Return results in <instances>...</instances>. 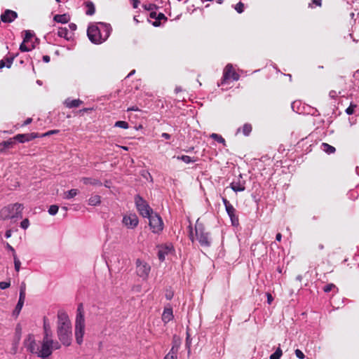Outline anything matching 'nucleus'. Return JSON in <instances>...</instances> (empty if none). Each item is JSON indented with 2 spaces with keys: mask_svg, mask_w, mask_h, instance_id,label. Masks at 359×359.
Returning <instances> with one entry per match:
<instances>
[{
  "mask_svg": "<svg viewBox=\"0 0 359 359\" xmlns=\"http://www.w3.org/2000/svg\"><path fill=\"white\" fill-rule=\"evenodd\" d=\"M123 224L128 229H135L138 223V217L135 214H130L123 217Z\"/></svg>",
  "mask_w": 359,
  "mask_h": 359,
  "instance_id": "nucleus-12",
  "label": "nucleus"
},
{
  "mask_svg": "<svg viewBox=\"0 0 359 359\" xmlns=\"http://www.w3.org/2000/svg\"><path fill=\"white\" fill-rule=\"evenodd\" d=\"M162 20H164L165 21H166L167 18L162 13H157V16H156V21H158L157 22H160V21Z\"/></svg>",
  "mask_w": 359,
  "mask_h": 359,
  "instance_id": "nucleus-50",
  "label": "nucleus"
},
{
  "mask_svg": "<svg viewBox=\"0 0 359 359\" xmlns=\"http://www.w3.org/2000/svg\"><path fill=\"white\" fill-rule=\"evenodd\" d=\"M81 316H82V318H84V314H83V306L82 304H80L79 306H78V309H77V313H76V319H79V317Z\"/></svg>",
  "mask_w": 359,
  "mask_h": 359,
  "instance_id": "nucleus-42",
  "label": "nucleus"
},
{
  "mask_svg": "<svg viewBox=\"0 0 359 359\" xmlns=\"http://www.w3.org/2000/svg\"><path fill=\"white\" fill-rule=\"evenodd\" d=\"M69 28L71 29L69 32H72V33L76 29V24H69Z\"/></svg>",
  "mask_w": 359,
  "mask_h": 359,
  "instance_id": "nucleus-64",
  "label": "nucleus"
},
{
  "mask_svg": "<svg viewBox=\"0 0 359 359\" xmlns=\"http://www.w3.org/2000/svg\"><path fill=\"white\" fill-rule=\"evenodd\" d=\"M321 149L328 154H334L336 151V149L333 146L327 143H323L321 144Z\"/></svg>",
  "mask_w": 359,
  "mask_h": 359,
  "instance_id": "nucleus-27",
  "label": "nucleus"
},
{
  "mask_svg": "<svg viewBox=\"0 0 359 359\" xmlns=\"http://www.w3.org/2000/svg\"><path fill=\"white\" fill-rule=\"evenodd\" d=\"M156 16H157V13L156 11H151L150 13H149V17L152 19H155L156 20Z\"/></svg>",
  "mask_w": 359,
  "mask_h": 359,
  "instance_id": "nucleus-57",
  "label": "nucleus"
},
{
  "mask_svg": "<svg viewBox=\"0 0 359 359\" xmlns=\"http://www.w3.org/2000/svg\"><path fill=\"white\" fill-rule=\"evenodd\" d=\"M230 79H232L233 81H238L239 79V75L236 72L232 65L228 64L225 67L223 72L222 83H224Z\"/></svg>",
  "mask_w": 359,
  "mask_h": 359,
  "instance_id": "nucleus-11",
  "label": "nucleus"
},
{
  "mask_svg": "<svg viewBox=\"0 0 359 359\" xmlns=\"http://www.w3.org/2000/svg\"><path fill=\"white\" fill-rule=\"evenodd\" d=\"M58 133H59L58 130H49V131H48V132H46L45 133L40 134V137L50 136V135H53V134H57Z\"/></svg>",
  "mask_w": 359,
  "mask_h": 359,
  "instance_id": "nucleus-44",
  "label": "nucleus"
},
{
  "mask_svg": "<svg viewBox=\"0 0 359 359\" xmlns=\"http://www.w3.org/2000/svg\"><path fill=\"white\" fill-rule=\"evenodd\" d=\"M24 39L23 42L27 43L31 40V39L34 36V33L31 30H26L24 32Z\"/></svg>",
  "mask_w": 359,
  "mask_h": 359,
  "instance_id": "nucleus-33",
  "label": "nucleus"
},
{
  "mask_svg": "<svg viewBox=\"0 0 359 359\" xmlns=\"http://www.w3.org/2000/svg\"><path fill=\"white\" fill-rule=\"evenodd\" d=\"M25 43L22 42L20 46V50L22 51V52H28L29 50H31V48L27 47L25 44Z\"/></svg>",
  "mask_w": 359,
  "mask_h": 359,
  "instance_id": "nucleus-48",
  "label": "nucleus"
},
{
  "mask_svg": "<svg viewBox=\"0 0 359 359\" xmlns=\"http://www.w3.org/2000/svg\"><path fill=\"white\" fill-rule=\"evenodd\" d=\"M165 252L164 251H163L162 250H158V257L161 262H163L165 260Z\"/></svg>",
  "mask_w": 359,
  "mask_h": 359,
  "instance_id": "nucleus-51",
  "label": "nucleus"
},
{
  "mask_svg": "<svg viewBox=\"0 0 359 359\" xmlns=\"http://www.w3.org/2000/svg\"><path fill=\"white\" fill-rule=\"evenodd\" d=\"M32 118H27L25 121L24 123L22 124V126H25L29 125V123H32Z\"/></svg>",
  "mask_w": 359,
  "mask_h": 359,
  "instance_id": "nucleus-58",
  "label": "nucleus"
},
{
  "mask_svg": "<svg viewBox=\"0 0 359 359\" xmlns=\"http://www.w3.org/2000/svg\"><path fill=\"white\" fill-rule=\"evenodd\" d=\"M151 266L145 262L137 259L136 261V273L143 280H146L149 274Z\"/></svg>",
  "mask_w": 359,
  "mask_h": 359,
  "instance_id": "nucleus-9",
  "label": "nucleus"
},
{
  "mask_svg": "<svg viewBox=\"0 0 359 359\" xmlns=\"http://www.w3.org/2000/svg\"><path fill=\"white\" fill-rule=\"evenodd\" d=\"M252 129V125L250 123H245L241 128H238V132L241 130L243 133L244 135L248 136L250 135Z\"/></svg>",
  "mask_w": 359,
  "mask_h": 359,
  "instance_id": "nucleus-26",
  "label": "nucleus"
},
{
  "mask_svg": "<svg viewBox=\"0 0 359 359\" xmlns=\"http://www.w3.org/2000/svg\"><path fill=\"white\" fill-rule=\"evenodd\" d=\"M355 107H356V104L351 103L350 104V106L346 109V114L348 115L353 114Z\"/></svg>",
  "mask_w": 359,
  "mask_h": 359,
  "instance_id": "nucleus-43",
  "label": "nucleus"
},
{
  "mask_svg": "<svg viewBox=\"0 0 359 359\" xmlns=\"http://www.w3.org/2000/svg\"><path fill=\"white\" fill-rule=\"evenodd\" d=\"M17 17L18 13L15 11L7 9L1 15V20L2 22H12Z\"/></svg>",
  "mask_w": 359,
  "mask_h": 359,
  "instance_id": "nucleus-15",
  "label": "nucleus"
},
{
  "mask_svg": "<svg viewBox=\"0 0 359 359\" xmlns=\"http://www.w3.org/2000/svg\"><path fill=\"white\" fill-rule=\"evenodd\" d=\"M50 60V57L48 55H43V61L46 63L49 62Z\"/></svg>",
  "mask_w": 359,
  "mask_h": 359,
  "instance_id": "nucleus-62",
  "label": "nucleus"
},
{
  "mask_svg": "<svg viewBox=\"0 0 359 359\" xmlns=\"http://www.w3.org/2000/svg\"><path fill=\"white\" fill-rule=\"evenodd\" d=\"M71 18L69 14L55 15L53 18L55 22H69Z\"/></svg>",
  "mask_w": 359,
  "mask_h": 359,
  "instance_id": "nucleus-24",
  "label": "nucleus"
},
{
  "mask_svg": "<svg viewBox=\"0 0 359 359\" xmlns=\"http://www.w3.org/2000/svg\"><path fill=\"white\" fill-rule=\"evenodd\" d=\"M24 344L27 351L37 355V353L40 346V341L37 342L35 340L34 336L33 334H28L27 339L24 341Z\"/></svg>",
  "mask_w": 359,
  "mask_h": 359,
  "instance_id": "nucleus-10",
  "label": "nucleus"
},
{
  "mask_svg": "<svg viewBox=\"0 0 359 359\" xmlns=\"http://www.w3.org/2000/svg\"><path fill=\"white\" fill-rule=\"evenodd\" d=\"M6 248L12 252L13 257H14V255H16L15 249L8 243H6Z\"/></svg>",
  "mask_w": 359,
  "mask_h": 359,
  "instance_id": "nucleus-53",
  "label": "nucleus"
},
{
  "mask_svg": "<svg viewBox=\"0 0 359 359\" xmlns=\"http://www.w3.org/2000/svg\"><path fill=\"white\" fill-rule=\"evenodd\" d=\"M43 338H52L50 326L46 317L43 318Z\"/></svg>",
  "mask_w": 359,
  "mask_h": 359,
  "instance_id": "nucleus-20",
  "label": "nucleus"
},
{
  "mask_svg": "<svg viewBox=\"0 0 359 359\" xmlns=\"http://www.w3.org/2000/svg\"><path fill=\"white\" fill-rule=\"evenodd\" d=\"M230 187L235 192L243 191L245 189V181L243 180L241 175H240L233 180Z\"/></svg>",
  "mask_w": 359,
  "mask_h": 359,
  "instance_id": "nucleus-14",
  "label": "nucleus"
},
{
  "mask_svg": "<svg viewBox=\"0 0 359 359\" xmlns=\"http://www.w3.org/2000/svg\"><path fill=\"white\" fill-rule=\"evenodd\" d=\"M177 159H180L184 162L185 163H194L197 161V158H192L187 155H182L181 156H177Z\"/></svg>",
  "mask_w": 359,
  "mask_h": 359,
  "instance_id": "nucleus-30",
  "label": "nucleus"
},
{
  "mask_svg": "<svg viewBox=\"0 0 359 359\" xmlns=\"http://www.w3.org/2000/svg\"><path fill=\"white\" fill-rule=\"evenodd\" d=\"M329 95H330V97H332V98H334L335 97H337V92H336V91H334V90H331V91L330 92V93H329Z\"/></svg>",
  "mask_w": 359,
  "mask_h": 359,
  "instance_id": "nucleus-60",
  "label": "nucleus"
},
{
  "mask_svg": "<svg viewBox=\"0 0 359 359\" xmlns=\"http://www.w3.org/2000/svg\"><path fill=\"white\" fill-rule=\"evenodd\" d=\"M37 137H40V134L38 133L18 134L14 136L15 141L20 143L29 142Z\"/></svg>",
  "mask_w": 359,
  "mask_h": 359,
  "instance_id": "nucleus-13",
  "label": "nucleus"
},
{
  "mask_svg": "<svg viewBox=\"0 0 359 359\" xmlns=\"http://www.w3.org/2000/svg\"><path fill=\"white\" fill-rule=\"evenodd\" d=\"M195 231L197 239L202 247L208 248L211 245V238L201 223L196 222Z\"/></svg>",
  "mask_w": 359,
  "mask_h": 359,
  "instance_id": "nucleus-5",
  "label": "nucleus"
},
{
  "mask_svg": "<svg viewBox=\"0 0 359 359\" xmlns=\"http://www.w3.org/2000/svg\"><path fill=\"white\" fill-rule=\"evenodd\" d=\"M59 207L57 205H52L49 207L48 213L51 215H55L58 212Z\"/></svg>",
  "mask_w": 359,
  "mask_h": 359,
  "instance_id": "nucleus-38",
  "label": "nucleus"
},
{
  "mask_svg": "<svg viewBox=\"0 0 359 359\" xmlns=\"http://www.w3.org/2000/svg\"><path fill=\"white\" fill-rule=\"evenodd\" d=\"M321 1H322V0H313L312 1V4H315L317 6H321Z\"/></svg>",
  "mask_w": 359,
  "mask_h": 359,
  "instance_id": "nucleus-63",
  "label": "nucleus"
},
{
  "mask_svg": "<svg viewBox=\"0 0 359 359\" xmlns=\"http://www.w3.org/2000/svg\"><path fill=\"white\" fill-rule=\"evenodd\" d=\"M81 181L83 182V183L85 184H91L93 186H102V182L99 180L95 179V178L82 177L81 179Z\"/></svg>",
  "mask_w": 359,
  "mask_h": 359,
  "instance_id": "nucleus-23",
  "label": "nucleus"
},
{
  "mask_svg": "<svg viewBox=\"0 0 359 359\" xmlns=\"http://www.w3.org/2000/svg\"><path fill=\"white\" fill-rule=\"evenodd\" d=\"M180 347V340L173 339L172 346L170 351H172L174 352L178 353L179 348Z\"/></svg>",
  "mask_w": 359,
  "mask_h": 359,
  "instance_id": "nucleus-34",
  "label": "nucleus"
},
{
  "mask_svg": "<svg viewBox=\"0 0 359 359\" xmlns=\"http://www.w3.org/2000/svg\"><path fill=\"white\" fill-rule=\"evenodd\" d=\"M11 235H12V231L11 229L7 230L5 233V237L6 238H9L11 236Z\"/></svg>",
  "mask_w": 359,
  "mask_h": 359,
  "instance_id": "nucleus-61",
  "label": "nucleus"
},
{
  "mask_svg": "<svg viewBox=\"0 0 359 359\" xmlns=\"http://www.w3.org/2000/svg\"><path fill=\"white\" fill-rule=\"evenodd\" d=\"M235 9L238 13H241L244 11V4L241 1H239L235 6Z\"/></svg>",
  "mask_w": 359,
  "mask_h": 359,
  "instance_id": "nucleus-41",
  "label": "nucleus"
},
{
  "mask_svg": "<svg viewBox=\"0 0 359 359\" xmlns=\"http://www.w3.org/2000/svg\"><path fill=\"white\" fill-rule=\"evenodd\" d=\"M91 24L87 29L89 39L94 43H100L109 35L110 24Z\"/></svg>",
  "mask_w": 359,
  "mask_h": 359,
  "instance_id": "nucleus-2",
  "label": "nucleus"
},
{
  "mask_svg": "<svg viewBox=\"0 0 359 359\" xmlns=\"http://www.w3.org/2000/svg\"><path fill=\"white\" fill-rule=\"evenodd\" d=\"M81 104H83V101L79 99H76V100L67 99L65 101V106L69 109L79 107Z\"/></svg>",
  "mask_w": 359,
  "mask_h": 359,
  "instance_id": "nucleus-21",
  "label": "nucleus"
},
{
  "mask_svg": "<svg viewBox=\"0 0 359 359\" xmlns=\"http://www.w3.org/2000/svg\"><path fill=\"white\" fill-rule=\"evenodd\" d=\"M15 334H16L17 342H18L20 339V334H21V328L18 326L15 329Z\"/></svg>",
  "mask_w": 359,
  "mask_h": 359,
  "instance_id": "nucleus-52",
  "label": "nucleus"
},
{
  "mask_svg": "<svg viewBox=\"0 0 359 359\" xmlns=\"http://www.w3.org/2000/svg\"><path fill=\"white\" fill-rule=\"evenodd\" d=\"M114 126L121 128L123 129H127L129 128V125L126 121H118L115 123Z\"/></svg>",
  "mask_w": 359,
  "mask_h": 359,
  "instance_id": "nucleus-36",
  "label": "nucleus"
},
{
  "mask_svg": "<svg viewBox=\"0 0 359 359\" xmlns=\"http://www.w3.org/2000/svg\"><path fill=\"white\" fill-rule=\"evenodd\" d=\"M210 137L215 140V141L226 145L225 140L220 135L217 133H212L210 135Z\"/></svg>",
  "mask_w": 359,
  "mask_h": 359,
  "instance_id": "nucleus-32",
  "label": "nucleus"
},
{
  "mask_svg": "<svg viewBox=\"0 0 359 359\" xmlns=\"http://www.w3.org/2000/svg\"><path fill=\"white\" fill-rule=\"evenodd\" d=\"M164 359H177V353L170 351L164 357Z\"/></svg>",
  "mask_w": 359,
  "mask_h": 359,
  "instance_id": "nucleus-39",
  "label": "nucleus"
},
{
  "mask_svg": "<svg viewBox=\"0 0 359 359\" xmlns=\"http://www.w3.org/2000/svg\"><path fill=\"white\" fill-rule=\"evenodd\" d=\"M21 293L23 294L24 296H25V284L24 283L20 286V294Z\"/></svg>",
  "mask_w": 359,
  "mask_h": 359,
  "instance_id": "nucleus-56",
  "label": "nucleus"
},
{
  "mask_svg": "<svg viewBox=\"0 0 359 359\" xmlns=\"http://www.w3.org/2000/svg\"><path fill=\"white\" fill-rule=\"evenodd\" d=\"M79 193L78 189H72L64 193V198L65 199H71L76 196Z\"/></svg>",
  "mask_w": 359,
  "mask_h": 359,
  "instance_id": "nucleus-29",
  "label": "nucleus"
},
{
  "mask_svg": "<svg viewBox=\"0 0 359 359\" xmlns=\"http://www.w3.org/2000/svg\"><path fill=\"white\" fill-rule=\"evenodd\" d=\"M226 211L231 219V224L234 226H237L239 224V219L238 216L236 215V210L232 205L229 206V208H227Z\"/></svg>",
  "mask_w": 359,
  "mask_h": 359,
  "instance_id": "nucleus-16",
  "label": "nucleus"
},
{
  "mask_svg": "<svg viewBox=\"0 0 359 359\" xmlns=\"http://www.w3.org/2000/svg\"><path fill=\"white\" fill-rule=\"evenodd\" d=\"M14 57H6L0 60V69L4 67L10 68L13 62Z\"/></svg>",
  "mask_w": 359,
  "mask_h": 359,
  "instance_id": "nucleus-22",
  "label": "nucleus"
},
{
  "mask_svg": "<svg viewBox=\"0 0 359 359\" xmlns=\"http://www.w3.org/2000/svg\"><path fill=\"white\" fill-rule=\"evenodd\" d=\"M10 285H11L10 282H6V281L0 282V289H1V290H5V289L9 287Z\"/></svg>",
  "mask_w": 359,
  "mask_h": 359,
  "instance_id": "nucleus-49",
  "label": "nucleus"
},
{
  "mask_svg": "<svg viewBox=\"0 0 359 359\" xmlns=\"http://www.w3.org/2000/svg\"><path fill=\"white\" fill-rule=\"evenodd\" d=\"M25 299V296H24L23 294H22V293L20 294L19 300L15 306V312H17L18 313H20V311H21V309L23 306Z\"/></svg>",
  "mask_w": 359,
  "mask_h": 359,
  "instance_id": "nucleus-28",
  "label": "nucleus"
},
{
  "mask_svg": "<svg viewBox=\"0 0 359 359\" xmlns=\"http://www.w3.org/2000/svg\"><path fill=\"white\" fill-rule=\"evenodd\" d=\"M134 8H137L140 4V0H130Z\"/></svg>",
  "mask_w": 359,
  "mask_h": 359,
  "instance_id": "nucleus-55",
  "label": "nucleus"
},
{
  "mask_svg": "<svg viewBox=\"0 0 359 359\" xmlns=\"http://www.w3.org/2000/svg\"><path fill=\"white\" fill-rule=\"evenodd\" d=\"M15 141L14 137L9 138L6 141H4L0 143V152L4 153L7 148H12L15 144Z\"/></svg>",
  "mask_w": 359,
  "mask_h": 359,
  "instance_id": "nucleus-19",
  "label": "nucleus"
},
{
  "mask_svg": "<svg viewBox=\"0 0 359 359\" xmlns=\"http://www.w3.org/2000/svg\"><path fill=\"white\" fill-rule=\"evenodd\" d=\"M294 353L296 356L299 359H304L305 358L304 353L299 349H296Z\"/></svg>",
  "mask_w": 359,
  "mask_h": 359,
  "instance_id": "nucleus-47",
  "label": "nucleus"
},
{
  "mask_svg": "<svg viewBox=\"0 0 359 359\" xmlns=\"http://www.w3.org/2000/svg\"><path fill=\"white\" fill-rule=\"evenodd\" d=\"M127 111H140V109L137 106H133L131 107L128 108Z\"/></svg>",
  "mask_w": 359,
  "mask_h": 359,
  "instance_id": "nucleus-59",
  "label": "nucleus"
},
{
  "mask_svg": "<svg viewBox=\"0 0 359 359\" xmlns=\"http://www.w3.org/2000/svg\"><path fill=\"white\" fill-rule=\"evenodd\" d=\"M283 354V351L280 347H278L276 351L271 355V359H280Z\"/></svg>",
  "mask_w": 359,
  "mask_h": 359,
  "instance_id": "nucleus-35",
  "label": "nucleus"
},
{
  "mask_svg": "<svg viewBox=\"0 0 359 359\" xmlns=\"http://www.w3.org/2000/svg\"><path fill=\"white\" fill-rule=\"evenodd\" d=\"M147 217L149 219V225L151 231L154 233H160L163 229V222L160 215L153 212Z\"/></svg>",
  "mask_w": 359,
  "mask_h": 359,
  "instance_id": "nucleus-7",
  "label": "nucleus"
},
{
  "mask_svg": "<svg viewBox=\"0 0 359 359\" xmlns=\"http://www.w3.org/2000/svg\"><path fill=\"white\" fill-rule=\"evenodd\" d=\"M334 288H336L337 290H338V289L337 288L335 285H334L333 283H330L324 287L323 291L327 293V292H330L331 290H332Z\"/></svg>",
  "mask_w": 359,
  "mask_h": 359,
  "instance_id": "nucleus-40",
  "label": "nucleus"
},
{
  "mask_svg": "<svg viewBox=\"0 0 359 359\" xmlns=\"http://www.w3.org/2000/svg\"><path fill=\"white\" fill-rule=\"evenodd\" d=\"M57 35L60 37H63L66 40L69 41L72 39L74 33L69 32L67 27H58Z\"/></svg>",
  "mask_w": 359,
  "mask_h": 359,
  "instance_id": "nucleus-18",
  "label": "nucleus"
},
{
  "mask_svg": "<svg viewBox=\"0 0 359 359\" xmlns=\"http://www.w3.org/2000/svg\"><path fill=\"white\" fill-rule=\"evenodd\" d=\"M135 203L138 212L143 217H149L154 212L147 202L140 195L135 196Z\"/></svg>",
  "mask_w": 359,
  "mask_h": 359,
  "instance_id": "nucleus-6",
  "label": "nucleus"
},
{
  "mask_svg": "<svg viewBox=\"0 0 359 359\" xmlns=\"http://www.w3.org/2000/svg\"><path fill=\"white\" fill-rule=\"evenodd\" d=\"M29 225V221L28 219H23L21 223H20V226L24 229H26L28 228Z\"/></svg>",
  "mask_w": 359,
  "mask_h": 359,
  "instance_id": "nucleus-46",
  "label": "nucleus"
},
{
  "mask_svg": "<svg viewBox=\"0 0 359 359\" xmlns=\"http://www.w3.org/2000/svg\"><path fill=\"white\" fill-rule=\"evenodd\" d=\"M60 344L54 341L52 338H43L42 341H40L37 356L46 358L52 354L53 350L60 349Z\"/></svg>",
  "mask_w": 359,
  "mask_h": 359,
  "instance_id": "nucleus-3",
  "label": "nucleus"
},
{
  "mask_svg": "<svg viewBox=\"0 0 359 359\" xmlns=\"http://www.w3.org/2000/svg\"><path fill=\"white\" fill-rule=\"evenodd\" d=\"M144 8L147 11H152L154 8H155L156 6L155 4H144L143 5Z\"/></svg>",
  "mask_w": 359,
  "mask_h": 359,
  "instance_id": "nucleus-45",
  "label": "nucleus"
},
{
  "mask_svg": "<svg viewBox=\"0 0 359 359\" xmlns=\"http://www.w3.org/2000/svg\"><path fill=\"white\" fill-rule=\"evenodd\" d=\"M85 5L86 7V15H93L95 12V5L93 4V3L92 1H87L85 3Z\"/></svg>",
  "mask_w": 359,
  "mask_h": 359,
  "instance_id": "nucleus-25",
  "label": "nucleus"
},
{
  "mask_svg": "<svg viewBox=\"0 0 359 359\" xmlns=\"http://www.w3.org/2000/svg\"><path fill=\"white\" fill-rule=\"evenodd\" d=\"M13 259H14L15 269L17 272H18L20 269L21 262H20V259L18 258L17 255H14Z\"/></svg>",
  "mask_w": 359,
  "mask_h": 359,
  "instance_id": "nucleus-37",
  "label": "nucleus"
},
{
  "mask_svg": "<svg viewBox=\"0 0 359 359\" xmlns=\"http://www.w3.org/2000/svg\"><path fill=\"white\" fill-rule=\"evenodd\" d=\"M85 333V318L80 316L75 320V338L76 343L81 345L83 343V337Z\"/></svg>",
  "mask_w": 359,
  "mask_h": 359,
  "instance_id": "nucleus-8",
  "label": "nucleus"
},
{
  "mask_svg": "<svg viewBox=\"0 0 359 359\" xmlns=\"http://www.w3.org/2000/svg\"><path fill=\"white\" fill-rule=\"evenodd\" d=\"M57 334L60 342L66 346H70L72 341V324L68 315L59 311L57 313Z\"/></svg>",
  "mask_w": 359,
  "mask_h": 359,
  "instance_id": "nucleus-1",
  "label": "nucleus"
},
{
  "mask_svg": "<svg viewBox=\"0 0 359 359\" xmlns=\"http://www.w3.org/2000/svg\"><path fill=\"white\" fill-rule=\"evenodd\" d=\"M222 201L225 206L226 210L227 208H229V206H232V205L230 203V202L226 198H222Z\"/></svg>",
  "mask_w": 359,
  "mask_h": 359,
  "instance_id": "nucleus-54",
  "label": "nucleus"
},
{
  "mask_svg": "<svg viewBox=\"0 0 359 359\" xmlns=\"http://www.w3.org/2000/svg\"><path fill=\"white\" fill-rule=\"evenodd\" d=\"M22 210L23 205L20 203H16L9 205L1 209L0 212V217L4 220L18 217L22 218Z\"/></svg>",
  "mask_w": 359,
  "mask_h": 359,
  "instance_id": "nucleus-4",
  "label": "nucleus"
},
{
  "mask_svg": "<svg viewBox=\"0 0 359 359\" xmlns=\"http://www.w3.org/2000/svg\"><path fill=\"white\" fill-rule=\"evenodd\" d=\"M101 202L100 201V196L98 195L92 196L88 199V204L90 205H97L100 204Z\"/></svg>",
  "mask_w": 359,
  "mask_h": 359,
  "instance_id": "nucleus-31",
  "label": "nucleus"
},
{
  "mask_svg": "<svg viewBox=\"0 0 359 359\" xmlns=\"http://www.w3.org/2000/svg\"><path fill=\"white\" fill-rule=\"evenodd\" d=\"M173 313L172 309L170 306L165 307L163 314H162V320L167 323L172 320L173 318Z\"/></svg>",
  "mask_w": 359,
  "mask_h": 359,
  "instance_id": "nucleus-17",
  "label": "nucleus"
}]
</instances>
